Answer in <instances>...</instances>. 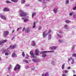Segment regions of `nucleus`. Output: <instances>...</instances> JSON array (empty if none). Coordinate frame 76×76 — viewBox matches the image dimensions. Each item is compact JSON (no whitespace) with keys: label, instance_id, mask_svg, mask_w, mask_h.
<instances>
[{"label":"nucleus","instance_id":"nucleus-39","mask_svg":"<svg viewBox=\"0 0 76 76\" xmlns=\"http://www.w3.org/2000/svg\"><path fill=\"white\" fill-rule=\"evenodd\" d=\"M65 73H68V71L67 70H65Z\"/></svg>","mask_w":76,"mask_h":76},{"label":"nucleus","instance_id":"nucleus-10","mask_svg":"<svg viewBox=\"0 0 76 76\" xmlns=\"http://www.w3.org/2000/svg\"><path fill=\"white\" fill-rule=\"evenodd\" d=\"M68 61H70V60H72V61L71 62V64H73L75 62H74V59L73 58L71 57L69 58L68 59Z\"/></svg>","mask_w":76,"mask_h":76},{"label":"nucleus","instance_id":"nucleus-31","mask_svg":"<svg viewBox=\"0 0 76 76\" xmlns=\"http://www.w3.org/2000/svg\"><path fill=\"white\" fill-rule=\"evenodd\" d=\"M59 42L60 43H61L62 42H63V40H59Z\"/></svg>","mask_w":76,"mask_h":76},{"label":"nucleus","instance_id":"nucleus-59","mask_svg":"<svg viewBox=\"0 0 76 76\" xmlns=\"http://www.w3.org/2000/svg\"><path fill=\"white\" fill-rule=\"evenodd\" d=\"M73 76H76V75H73Z\"/></svg>","mask_w":76,"mask_h":76},{"label":"nucleus","instance_id":"nucleus-52","mask_svg":"<svg viewBox=\"0 0 76 76\" xmlns=\"http://www.w3.org/2000/svg\"><path fill=\"white\" fill-rule=\"evenodd\" d=\"M73 73H75V71L74 70H73Z\"/></svg>","mask_w":76,"mask_h":76},{"label":"nucleus","instance_id":"nucleus-18","mask_svg":"<svg viewBox=\"0 0 76 76\" xmlns=\"http://www.w3.org/2000/svg\"><path fill=\"white\" fill-rule=\"evenodd\" d=\"M38 59L36 58V59H32V61L33 62H37V61H38Z\"/></svg>","mask_w":76,"mask_h":76},{"label":"nucleus","instance_id":"nucleus-45","mask_svg":"<svg viewBox=\"0 0 76 76\" xmlns=\"http://www.w3.org/2000/svg\"><path fill=\"white\" fill-rule=\"evenodd\" d=\"M19 30V28H18L17 29V31H18Z\"/></svg>","mask_w":76,"mask_h":76},{"label":"nucleus","instance_id":"nucleus-22","mask_svg":"<svg viewBox=\"0 0 76 76\" xmlns=\"http://www.w3.org/2000/svg\"><path fill=\"white\" fill-rule=\"evenodd\" d=\"M11 1L12 2H14L15 3H16L18 1V0H11Z\"/></svg>","mask_w":76,"mask_h":76},{"label":"nucleus","instance_id":"nucleus-32","mask_svg":"<svg viewBox=\"0 0 76 76\" xmlns=\"http://www.w3.org/2000/svg\"><path fill=\"white\" fill-rule=\"evenodd\" d=\"M64 66H65L64 64L62 65V69H64Z\"/></svg>","mask_w":76,"mask_h":76},{"label":"nucleus","instance_id":"nucleus-38","mask_svg":"<svg viewBox=\"0 0 76 76\" xmlns=\"http://www.w3.org/2000/svg\"><path fill=\"white\" fill-rule=\"evenodd\" d=\"M6 3H11V2L8 1H6Z\"/></svg>","mask_w":76,"mask_h":76},{"label":"nucleus","instance_id":"nucleus-13","mask_svg":"<svg viewBox=\"0 0 76 76\" xmlns=\"http://www.w3.org/2000/svg\"><path fill=\"white\" fill-rule=\"evenodd\" d=\"M49 48L50 50H55L57 48V47L56 46H53Z\"/></svg>","mask_w":76,"mask_h":76},{"label":"nucleus","instance_id":"nucleus-48","mask_svg":"<svg viewBox=\"0 0 76 76\" xmlns=\"http://www.w3.org/2000/svg\"><path fill=\"white\" fill-rule=\"evenodd\" d=\"M62 76H66V75L65 74H63Z\"/></svg>","mask_w":76,"mask_h":76},{"label":"nucleus","instance_id":"nucleus-19","mask_svg":"<svg viewBox=\"0 0 76 76\" xmlns=\"http://www.w3.org/2000/svg\"><path fill=\"white\" fill-rule=\"evenodd\" d=\"M32 46H35V43L34 41H32V43L31 44Z\"/></svg>","mask_w":76,"mask_h":76},{"label":"nucleus","instance_id":"nucleus-20","mask_svg":"<svg viewBox=\"0 0 76 76\" xmlns=\"http://www.w3.org/2000/svg\"><path fill=\"white\" fill-rule=\"evenodd\" d=\"M35 54L36 56H39V54H38V50H36Z\"/></svg>","mask_w":76,"mask_h":76},{"label":"nucleus","instance_id":"nucleus-57","mask_svg":"<svg viewBox=\"0 0 76 76\" xmlns=\"http://www.w3.org/2000/svg\"><path fill=\"white\" fill-rule=\"evenodd\" d=\"M1 57H0V61H1Z\"/></svg>","mask_w":76,"mask_h":76},{"label":"nucleus","instance_id":"nucleus-12","mask_svg":"<svg viewBox=\"0 0 76 76\" xmlns=\"http://www.w3.org/2000/svg\"><path fill=\"white\" fill-rule=\"evenodd\" d=\"M30 29L27 28L25 29V32L27 33H29L30 32Z\"/></svg>","mask_w":76,"mask_h":76},{"label":"nucleus","instance_id":"nucleus-54","mask_svg":"<svg viewBox=\"0 0 76 76\" xmlns=\"http://www.w3.org/2000/svg\"><path fill=\"white\" fill-rule=\"evenodd\" d=\"M15 31V30H13L12 31V33H13V32H14V31Z\"/></svg>","mask_w":76,"mask_h":76},{"label":"nucleus","instance_id":"nucleus-29","mask_svg":"<svg viewBox=\"0 0 76 76\" xmlns=\"http://www.w3.org/2000/svg\"><path fill=\"white\" fill-rule=\"evenodd\" d=\"M65 22L66 23H70V21L69 20H66L65 21Z\"/></svg>","mask_w":76,"mask_h":76},{"label":"nucleus","instance_id":"nucleus-4","mask_svg":"<svg viewBox=\"0 0 76 76\" xmlns=\"http://www.w3.org/2000/svg\"><path fill=\"white\" fill-rule=\"evenodd\" d=\"M48 35V33H47V31H44L43 33V37L44 38H45Z\"/></svg>","mask_w":76,"mask_h":76},{"label":"nucleus","instance_id":"nucleus-50","mask_svg":"<svg viewBox=\"0 0 76 76\" xmlns=\"http://www.w3.org/2000/svg\"><path fill=\"white\" fill-rule=\"evenodd\" d=\"M36 23L35 22H34V25H35Z\"/></svg>","mask_w":76,"mask_h":76},{"label":"nucleus","instance_id":"nucleus-27","mask_svg":"<svg viewBox=\"0 0 76 76\" xmlns=\"http://www.w3.org/2000/svg\"><path fill=\"white\" fill-rule=\"evenodd\" d=\"M74 14V12H70V14H69V16H72Z\"/></svg>","mask_w":76,"mask_h":76},{"label":"nucleus","instance_id":"nucleus-42","mask_svg":"<svg viewBox=\"0 0 76 76\" xmlns=\"http://www.w3.org/2000/svg\"><path fill=\"white\" fill-rule=\"evenodd\" d=\"M42 29V28H41V27H40L39 28H38V29L39 30H40V29Z\"/></svg>","mask_w":76,"mask_h":76},{"label":"nucleus","instance_id":"nucleus-9","mask_svg":"<svg viewBox=\"0 0 76 76\" xmlns=\"http://www.w3.org/2000/svg\"><path fill=\"white\" fill-rule=\"evenodd\" d=\"M3 53H5V56H8V55H9V52L7 50H4Z\"/></svg>","mask_w":76,"mask_h":76},{"label":"nucleus","instance_id":"nucleus-1","mask_svg":"<svg viewBox=\"0 0 76 76\" xmlns=\"http://www.w3.org/2000/svg\"><path fill=\"white\" fill-rule=\"evenodd\" d=\"M19 13L20 14V16L21 17L25 16L27 15V14L25 12H24L22 10H20L19 12Z\"/></svg>","mask_w":76,"mask_h":76},{"label":"nucleus","instance_id":"nucleus-33","mask_svg":"<svg viewBox=\"0 0 76 76\" xmlns=\"http://www.w3.org/2000/svg\"><path fill=\"white\" fill-rule=\"evenodd\" d=\"M44 76H48V72H46L45 75Z\"/></svg>","mask_w":76,"mask_h":76},{"label":"nucleus","instance_id":"nucleus-64","mask_svg":"<svg viewBox=\"0 0 76 76\" xmlns=\"http://www.w3.org/2000/svg\"><path fill=\"white\" fill-rule=\"evenodd\" d=\"M10 68H11V66H10Z\"/></svg>","mask_w":76,"mask_h":76},{"label":"nucleus","instance_id":"nucleus-51","mask_svg":"<svg viewBox=\"0 0 76 76\" xmlns=\"http://www.w3.org/2000/svg\"><path fill=\"white\" fill-rule=\"evenodd\" d=\"M74 18H76V16L75 15H74Z\"/></svg>","mask_w":76,"mask_h":76},{"label":"nucleus","instance_id":"nucleus-26","mask_svg":"<svg viewBox=\"0 0 76 76\" xmlns=\"http://www.w3.org/2000/svg\"><path fill=\"white\" fill-rule=\"evenodd\" d=\"M69 2V0H66L65 1L66 4H68Z\"/></svg>","mask_w":76,"mask_h":76},{"label":"nucleus","instance_id":"nucleus-6","mask_svg":"<svg viewBox=\"0 0 76 76\" xmlns=\"http://www.w3.org/2000/svg\"><path fill=\"white\" fill-rule=\"evenodd\" d=\"M9 34V31H4L3 34V35L4 37H6L7 35Z\"/></svg>","mask_w":76,"mask_h":76},{"label":"nucleus","instance_id":"nucleus-36","mask_svg":"<svg viewBox=\"0 0 76 76\" xmlns=\"http://www.w3.org/2000/svg\"><path fill=\"white\" fill-rule=\"evenodd\" d=\"M22 56H23V57H25V54H24V52H22Z\"/></svg>","mask_w":76,"mask_h":76},{"label":"nucleus","instance_id":"nucleus-41","mask_svg":"<svg viewBox=\"0 0 76 76\" xmlns=\"http://www.w3.org/2000/svg\"><path fill=\"white\" fill-rule=\"evenodd\" d=\"M73 10H76V6L73 9Z\"/></svg>","mask_w":76,"mask_h":76},{"label":"nucleus","instance_id":"nucleus-63","mask_svg":"<svg viewBox=\"0 0 76 76\" xmlns=\"http://www.w3.org/2000/svg\"><path fill=\"white\" fill-rule=\"evenodd\" d=\"M1 42L0 41V44H1Z\"/></svg>","mask_w":76,"mask_h":76},{"label":"nucleus","instance_id":"nucleus-30","mask_svg":"<svg viewBox=\"0 0 76 76\" xmlns=\"http://www.w3.org/2000/svg\"><path fill=\"white\" fill-rule=\"evenodd\" d=\"M72 57H76V53H73L72 55Z\"/></svg>","mask_w":76,"mask_h":76},{"label":"nucleus","instance_id":"nucleus-24","mask_svg":"<svg viewBox=\"0 0 76 76\" xmlns=\"http://www.w3.org/2000/svg\"><path fill=\"white\" fill-rule=\"evenodd\" d=\"M65 28L66 29H67L69 28V26L67 25H65L64 26Z\"/></svg>","mask_w":76,"mask_h":76},{"label":"nucleus","instance_id":"nucleus-21","mask_svg":"<svg viewBox=\"0 0 76 76\" xmlns=\"http://www.w3.org/2000/svg\"><path fill=\"white\" fill-rule=\"evenodd\" d=\"M22 19H24V22H26V21H28V19H27V18H26L25 19H24V18L23 17L22 18Z\"/></svg>","mask_w":76,"mask_h":76},{"label":"nucleus","instance_id":"nucleus-62","mask_svg":"<svg viewBox=\"0 0 76 76\" xmlns=\"http://www.w3.org/2000/svg\"><path fill=\"white\" fill-rule=\"evenodd\" d=\"M74 47H75V46H73V48H74Z\"/></svg>","mask_w":76,"mask_h":76},{"label":"nucleus","instance_id":"nucleus-46","mask_svg":"<svg viewBox=\"0 0 76 76\" xmlns=\"http://www.w3.org/2000/svg\"><path fill=\"white\" fill-rule=\"evenodd\" d=\"M38 1H39V2H41V1H42V0H38Z\"/></svg>","mask_w":76,"mask_h":76},{"label":"nucleus","instance_id":"nucleus-61","mask_svg":"<svg viewBox=\"0 0 76 76\" xmlns=\"http://www.w3.org/2000/svg\"><path fill=\"white\" fill-rule=\"evenodd\" d=\"M46 0L47 1H50V0Z\"/></svg>","mask_w":76,"mask_h":76},{"label":"nucleus","instance_id":"nucleus-14","mask_svg":"<svg viewBox=\"0 0 76 76\" xmlns=\"http://www.w3.org/2000/svg\"><path fill=\"white\" fill-rule=\"evenodd\" d=\"M10 10H9V8H4L3 10V11H4V12H8V11H9Z\"/></svg>","mask_w":76,"mask_h":76},{"label":"nucleus","instance_id":"nucleus-40","mask_svg":"<svg viewBox=\"0 0 76 76\" xmlns=\"http://www.w3.org/2000/svg\"><path fill=\"white\" fill-rule=\"evenodd\" d=\"M29 4H26L25 5V6H29Z\"/></svg>","mask_w":76,"mask_h":76},{"label":"nucleus","instance_id":"nucleus-16","mask_svg":"<svg viewBox=\"0 0 76 76\" xmlns=\"http://www.w3.org/2000/svg\"><path fill=\"white\" fill-rule=\"evenodd\" d=\"M7 41V40H3L1 42L0 45H2L3 44V43H4V42H6Z\"/></svg>","mask_w":76,"mask_h":76},{"label":"nucleus","instance_id":"nucleus-35","mask_svg":"<svg viewBox=\"0 0 76 76\" xmlns=\"http://www.w3.org/2000/svg\"><path fill=\"white\" fill-rule=\"evenodd\" d=\"M25 2V0H22L21 1V3L23 4Z\"/></svg>","mask_w":76,"mask_h":76},{"label":"nucleus","instance_id":"nucleus-7","mask_svg":"<svg viewBox=\"0 0 76 76\" xmlns=\"http://www.w3.org/2000/svg\"><path fill=\"white\" fill-rule=\"evenodd\" d=\"M51 30H50L48 32V38L49 40H50V39H51V34H49L50 33H51Z\"/></svg>","mask_w":76,"mask_h":76},{"label":"nucleus","instance_id":"nucleus-49","mask_svg":"<svg viewBox=\"0 0 76 76\" xmlns=\"http://www.w3.org/2000/svg\"><path fill=\"white\" fill-rule=\"evenodd\" d=\"M14 38H15V37H13L12 39H11V40H13V39H14Z\"/></svg>","mask_w":76,"mask_h":76},{"label":"nucleus","instance_id":"nucleus-17","mask_svg":"<svg viewBox=\"0 0 76 76\" xmlns=\"http://www.w3.org/2000/svg\"><path fill=\"white\" fill-rule=\"evenodd\" d=\"M17 56H16V54H15V53H13L12 54V57H16Z\"/></svg>","mask_w":76,"mask_h":76},{"label":"nucleus","instance_id":"nucleus-3","mask_svg":"<svg viewBox=\"0 0 76 76\" xmlns=\"http://www.w3.org/2000/svg\"><path fill=\"white\" fill-rule=\"evenodd\" d=\"M54 51H42L41 52V54H45L47 53H53Z\"/></svg>","mask_w":76,"mask_h":76},{"label":"nucleus","instance_id":"nucleus-44","mask_svg":"<svg viewBox=\"0 0 76 76\" xmlns=\"http://www.w3.org/2000/svg\"><path fill=\"white\" fill-rule=\"evenodd\" d=\"M35 28V25H33V28Z\"/></svg>","mask_w":76,"mask_h":76},{"label":"nucleus","instance_id":"nucleus-47","mask_svg":"<svg viewBox=\"0 0 76 76\" xmlns=\"http://www.w3.org/2000/svg\"><path fill=\"white\" fill-rule=\"evenodd\" d=\"M25 58L26 59H27L28 58V56L26 57H25Z\"/></svg>","mask_w":76,"mask_h":76},{"label":"nucleus","instance_id":"nucleus-8","mask_svg":"<svg viewBox=\"0 0 76 76\" xmlns=\"http://www.w3.org/2000/svg\"><path fill=\"white\" fill-rule=\"evenodd\" d=\"M16 48V45H13V46H10L9 48H7L9 50V49H13L15 48Z\"/></svg>","mask_w":76,"mask_h":76},{"label":"nucleus","instance_id":"nucleus-56","mask_svg":"<svg viewBox=\"0 0 76 76\" xmlns=\"http://www.w3.org/2000/svg\"><path fill=\"white\" fill-rule=\"evenodd\" d=\"M42 76H44V74H43L42 75Z\"/></svg>","mask_w":76,"mask_h":76},{"label":"nucleus","instance_id":"nucleus-11","mask_svg":"<svg viewBox=\"0 0 76 76\" xmlns=\"http://www.w3.org/2000/svg\"><path fill=\"white\" fill-rule=\"evenodd\" d=\"M57 11H58V9H57V8H55L53 9V11L54 12V13L55 14H56V13H57Z\"/></svg>","mask_w":76,"mask_h":76},{"label":"nucleus","instance_id":"nucleus-15","mask_svg":"<svg viewBox=\"0 0 76 76\" xmlns=\"http://www.w3.org/2000/svg\"><path fill=\"white\" fill-rule=\"evenodd\" d=\"M1 18L2 19H3V20H6V18L5 16H4V15H1Z\"/></svg>","mask_w":76,"mask_h":76},{"label":"nucleus","instance_id":"nucleus-28","mask_svg":"<svg viewBox=\"0 0 76 76\" xmlns=\"http://www.w3.org/2000/svg\"><path fill=\"white\" fill-rule=\"evenodd\" d=\"M36 15V13L34 12L32 14V18H33L34 17V16H35Z\"/></svg>","mask_w":76,"mask_h":76},{"label":"nucleus","instance_id":"nucleus-43","mask_svg":"<svg viewBox=\"0 0 76 76\" xmlns=\"http://www.w3.org/2000/svg\"><path fill=\"white\" fill-rule=\"evenodd\" d=\"M25 30V28H24L23 29L22 31H24Z\"/></svg>","mask_w":76,"mask_h":76},{"label":"nucleus","instance_id":"nucleus-58","mask_svg":"<svg viewBox=\"0 0 76 76\" xmlns=\"http://www.w3.org/2000/svg\"><path fill=\"white\" fill-rule=\"evenodd\" d=\"M28 66H27V68L26 69H28Z\"/></svg>","mask_w":76,"mask_h":76},{"label":"nucleus","instance_id":"nucleus-55","mask_svg":"<svg viewBox=\"0 0 76 76\" xmlns=\"http://www.w3.org/2000/svg\"><path fill=\"white\" fill-rule=\"evenodd\" d=\"M70 69V67H69L68 68V69Z\"/></svg>","mask_w":76,"mask_h":76},{"label":"nucleus","instance_id":"nucleus-2","mask_svg":"<svg viewBox=\"0 0 76 76\" xmlns=\"http://www.w3.org/2000/svg\"><path fill=\"white\" fill-rule=\"evenodd\" d=\"M20 65L19 64H18L16 65V66L15 67L14 70H17V69H18V70L20 69Z\"/></svg>","mask_w":76,"mask_h":76},{"label":"nucleus","instance_id":"nucleus-25","mask_svg":"<svg viewBox=\"0 0 76 76\" xmlns=\"http://www.w3.org/2000/svg\"><path fill=\"white\" fill-rule=\"evenodd\" d=\"M23 62H25V63H28V61L26 59L23 60Z\"/></svg>","mask_w":76,"mask_h":76},{"label":"nucleus","instance_id":"nucleus-34","mask_svg":"<svg viewBox=\"0 0 76 76\" xmlns=\"http://www.w3.org/2000/svg\"><path fill=\"white\" fill-rule=\"evenodd\" d=\"M57 37H58L59 38H61V35L58 34H57Z\"/></svg>","mask_w":76,"mask_h":76},{"label":"nucleus","instance_id":"nucleus-37","mask_svg":"<svg viewBox=\"0 0 76 76\" xmlns=\"http://www.w3.org/2000/svg\"><path fill=\"white\" fill-rule=\"evenodd\" d=\"M43 3L45 4H46V1L45 0H44L43 1Z\"/></svg>","mask_w":76,"mask_h":76},{"label":"nucleus","instance_id":"nucleus-53","mask_svg":"<svg viewBox=\"0 0 76 76\" xmlns=\"http://www.w3.org/2000/svg\"><path fill=\"white\" fill-rule=\"evenodd\" d=\"M26 56H27V57H29V56H28V54H26Z\"/></svg>","mask_w":76,"mask_h":76},{"label":"nucleus","instance_id":"nucleus-5","mask_svg":"<svg viewBox=\"0 0 76 76\" xmlns=\"http://www.w3.org/2000/svg\"><path fill=\"white\" fill-rule=\"evenodd\" d=\"M30 55H31V56H31V58H35V56H35V55L33 53V51H30Z\"/></svg>","mask_w":76,"mask_h":76},{"label":"nucleus","instance_id":"nucleus-23","mask_svg":"<svg viewBox=\"0 0 76 76\" xmlns=\"http://www.w3.org/2000/svg\"><path fill=\"white\" fill-rule=\"evenodd\" d=\"M46 56H47V54H43L42 55V57H44V58H45V57H46Z\"/></svg>","mask_w":76,"mask_h":76},{"label":"nucleus","instance_id":"nucleus-60","mask_svg":"<svg viewBox=\"0 0 76 76\" xmlns=\"http://www.w3.org/2000/svg\"><path fill=\"white\" fill-rule=\"evenodd\" d=\"M54 63V62L53 61L52 62V63Z\"/></svg>","mask_w":76,"mask_h":76}]
</instances>
